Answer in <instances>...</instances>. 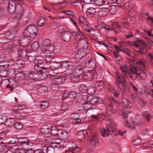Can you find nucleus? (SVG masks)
Here are the masks:
<instances>
[{
	"mask_svg": "<svg viewBox=\"0 0 153 153\" xmlns=\"http://www.w3.org/2000/svg\"><path fill=\"white\" fill-rule=\"evenodd\" d=\"M61 142H54L50 143V146L53 148H60L61 147Z\"/></svg>",
	"mask_w": 153,
	"mask_h": 153,
	"instance_id": "43",
	"label": "nucleus"
},
{
	"mask_svg": "<svg viewBox=\"0 0 153 153\" xmlns=\"http://www.w3.org/2000/svg\"><path fill=\"white\" fill-rule=\"evenodd\" d=\"M72 33L69 32H65L62 33V37L63 40L66 42H69L71 39V36Z\"/></svg>",
	"mask_w": 153,
	"mask_h": 153,
	"instance_id": "29",
	"label": "nucleus"
},
{
	"mask_svg": "<svg viewBox=\"0 0 153 153\" xmlns=\"http://www.w3.org/2000/svg\"><path fill=\"white\" fill-rule=\"evenodd\" d=\"M50 40L48 39H45L43 42V46H51V45L50 44Z\"/></svg>",
	"mask_w": 153,
	"mask_h": 153,
	"instance_id": "64",
	"label": "nucleus"
},
{
	"mask_svg": "<svg viewBox=\"0 0 153 153\" xmlns=\"http://www.w3.org/2000/svg\"><path fill=\"white\" fill-rule=\"evenodd\" d=\"M15 122L14 119L13 118L7 119L5 122V125L7 126H11L14 125Z\"/></svg>",
	"mask_w": 153,
	"mask_h": 153,
	"instance_id": "42",
	"label": "nucleus"
},
{
	"mask_svg": "<svg viewBox=\"0 0 153 153\" xmlns=\"http://www.w3.org/2000/svg\"><path fill=\"white\" fill-rule=\"evenodd\" d=\"M130 46H134L138 50H136L137 53H143L144 52L143 49H148L147 46L148 44L145 41L140 40H136L128 43Z\"/></svg>",
	"mask_w": 153,
	"mask_h": 153,
	"instance_id": "3",
	"label": "nucleus"
},
{
	"mask_svg": "<svg viewBox=\"0 0 153 153\" xmlns=\"http://www.w3.org/2000/svg\"><path fill=\"white\" fill-rule=\"evenodd\" d=\"M142 115L146 118L147 121H150L152 118V116L150 114L149 112L144 111Z\"/></svg>",
	"mask_w": 153,
	"mask_h": 153,
	"instance_id": "47",
	"label": "nucleus"
},
{
	"mask_svg": "<svg viewBox=\"0 0 153 153\" xmlns=\"http://www.w3.org/2000/svg\"><path fill=\"white\" fill-rule=\"evenodd\" d=\"M131 2L127 1L126 3L124 2L122 5V6L124 5V7L126 9L128 10L130 9V7L131 6Z\"/></svg>",
	"mask_w": 153,
	"mask_h": 153,
	"instance_id": "63",
	"label": "nucleus"
},
{
	"mask_svg": "<svg viewBox=\"0 0 153 153\" xmlns=\"http://www.w3.org/2000/svg\"><path fill=\"white\" fill-rule=\"evenodd\" d=\"M132 143L134 146H139L141 144V139L138 137H134L133 138Z\"/></svg>",
	"mask_w": 153,
	"mask_h": 153,
	"instance_id": "41",
	"label": "nucleus"
},
{
	"mask_svg": "<svg viewBox=\"0 0 153 153\" xmlns=\"http://www.w3.org/2000/svg\"><path fill=\"white\" fill-rule=\"evenodd\" d=\"M103 84L104 82L102 81H99L96 82L95 85L96 87L101 89L104 86Z\"/></svg>",
	"mask_w": 153,
	"mask_h": 153,
	"instance_id": "59",
	"label": "nucleus"
},
{
	"mask_svg": "<svg viewBox=\"0 0 153 153\" xmlns=\"http://www.w3.org/2000/svg\"><path fill=\"white\" fill-rule=\"evenodd\" d=\"M100 133L102 136L105 137H108L110 134V133L108 131L104 128L101 129Z\"/></svg>",
	"mask_w": 153,
	"mask_h": 153,
	"instance_id": "46",
	"label": "nucleus"
},
{
	"mask_svg": "<svg viewBox=\"0 0 153 153\" xmlns=\"http://www.w3.org/2000/svg\"><path fill=\"white\" fill-rule=\"evenodd\" d=\"M91 129H88V130H84L83 131H80L77 132L78 138L80 141L84 140L85 139V134H86L88 135V136L89 135V131H91Z\"/></svg>",
	"mask_w": 153,
	"mask_h": 153,
	"instance_id": "15",
	"label": "nucleus"
},
{
	"mask_svg": "<svg viewBox=\"0 0 153 153\" xmlns=\"http://www.w3.org/2000/svg\"><path fill=\"white\" fill-rule=\"evenodd\" d=\"M18 146L17 145H15L10 147V151L13 153H17L18 151Z\"/></svg>",
	"mask_w": 153,
	"mask_h": 153,
	"instance_id": "53",
	"label": "nucleus"
},
{
	"mask_svg": "<svg viewBox=\"0 0 153 153\" xmlns=\"http://www.w3.org/2000/svg\"><path fill=\"white\" fill-rule=\"evenodd\" d=\"M118 26L117 23H113L111 26L108 25H106L102 27L103 29H105L108 30H112V29H115L117 28V27Z\"/></svg>",
	"mask_w": 153,
	"mask_h": 153,
	"instance_id": "39",
	"label": "nucleus"
},
{
	"mask_svg": "<svg viewBox=\"0 0 153 153\" xmlns=\"http://www.w3.org/2000/svg\"><path fill=\"white\" fill-rule=\"evenodd\" d=\"M73 4L75 7L78 9H82L84 5L82 0H81L80 2L78 0L75 1L73 2Z\"/></svg>",
	"mask_w": 153,
	"mask_h": 153,
	"instance_id": "34",
	"label": "nucleus"
},
{
	"mask_svg": "<svg viewBox=\"0 0 153 153\" xmlns=\"http://www.w3.org/2000/svg\"><path fill=\"white\" fill-rule=\"evenodd\" d=\"M87 99L88 101L93 106L98 103L99 101L98 98L95 96H88L87 97Z\"/></svg>",
	"mask_w": 153,
	"mask_h": 153,
	"instance_id": "23",
	"label": "nucleus"
},
{
	"mask_svg": "<svg viewBox=\"0 0 153 153\" xmlns=\"http://www.w3.org/2000/svg\"><path fill=\"white\" fill-rule=\"evenodd\" d=\"M51 128L44 127L40 129L41 132L44 134H47L49 133L50 131Z\"/></svg>",
	"mask_w": 153,
	"mask_h": 153,
	"instance_id": "55",
	"label": "nucleus"
},
{
	"mask_svg": "<svg viewBox=\"0 0 153 153\" xmlns=\"http://www.w3.org/2000/svg\"><path fill=\"white\" fill-rule=\"evenodd\" d=\"M114 102V104L116 105H118V103L117 102L116 103V101H114V99L113 98H111L110 100L108 103V109L109 111L111 113L114 114L116 113L117 110L116 109H114L113 107V103Z\"/></svg>",
	"mask_w": 153,
	"mask_h": 153,
	"instance_id": "16",
	"label": "nucleus"
},
{
	"mask_svg": "<svg viewBox=\"0 0 153 153\" xmlns=\"http://www.w3.org/2000/svg\"><path fill=\"white\" fill-rule=\"evenodd\" d=\"M89 131V135H88L89 138L90 144L91 147L95 148L97 146L99 143L98 140L97 134L93 129Z\"/></svg>",
	"mask_w": 153,
	"mask_h": 153,
	"instance_id": "7",
	"label": "nucleus"
},
{
	"mask_svg": "<svg viewBox=\"0 0 153 153\" xmlns=\"http://www.w3.org/2000/svg\"><path fill=\"white\" fill-rule=\"evenodd\" d=\"M19 43L14 42H10L8 43L7 45H6L7 49L8 50H12V49L15 47L17 48H18L19 47Z\"/></svg>",
	"mask_w": 153,
	"mask_h": 153,
	"instance_id": "35",
	"label": "nucleus"
},
{
	"mask_svg": "<svg viewBox=\"0 0 153 153\" xmlns=\"http://www.w3.org/2000/svg\"><path fill=\"white\" fill-rule=\"evenodd\" d=\"M131 66L130 67V70L131 72H132V76H131L132 79H135L136 77L139 76L142 79H145L146 77V74L144 71L139 70V68H137L134 66H132L130 62H129Z\"/></svg>",
	"mask_w": 153,
	"mask_h": 153,
	"instance_id": "5",
	"label": "nucleus"
},
{
	"mask_svg": "<svg viewBox=\"0 0 153 153\" xmlns=\"http://www.w3.org/2000/svg\"><path fill=\"white\" fill-rule=\"evenodd\" d=\"M43 53L45 54H51L52 53L54 50V47L52 45L43 46L41 49Z\"/></svg>",
	"mask_w": 153,
	"mask_h": 153,
	"instance_id": "20",
	"label": "nucleus"
},
{
	"mask_svg": "<svg viewBox=\"0 0 153 153\" xmlns=\"http://www.w3.org/2000/svg\"><path fill=\"white\" fill-rule=\"evenodd\" d=\"M108 123V125L106 126L107 130L110 133V132H114L116 131L115 126H116L113 120H111L110 119L109 121H107Z\"/></svg>",
	"mask_w": 153,
	"mask_h": 153,
	"instance_id": "17",
	"label": "nucleus"
},
{
	"mask_svg": "<svg viewBox=\"0 0 153 153\" xmlns=\"http://www.w3.org/2000/svg\"><path fill=\"white\" fill-rule=\"evenodd\" d=\"M8 65H0V76L2 77H6L7 74L6 69L8 68Z\"/></svg>",
	"mask_w": 153,
	"mask_h": 153,
	"instance_id": "22",
	"label": "nucleus"
},
{
	"mask_svg": "<svg viewBox=\"0 0 153 153\" xmlns=\"http://www.w3.org/2000/svg\"><path fill=\"white\" fill-rule=\"evenodd\" d=\"M116 85L121 90H124L126 86L124 77L121 74L118 73L116 74Z\"/></svg>",
	"mask_w": 153,
	"mask_h": 153,
	"instance_id": "9",
	"label": "nucleus"
},
{
	"mask_svg": "<svg viewBox=\"0 0 153 153\" xmlns=\"http://www.w3.org/2000/svg\"><path fill=\"white\" fill-rule=\"evenodd\" d=\"M95 92L94 88L92 87L89 88L87 90V94L91 95L94 94Z\"/></svg>",
	"mask_w": 153,
	"mask_h": 153,
	"instance_id": "61",
	"label": "nucleus"
},
{
	"mask_svg": "<svg viewBox=\"0 0 153 153\" xmlns=\"http://www.w3.org/2000/svg\"><path fill=\"white\" fill-rule=\"evenodd\" d=\"M14 127L16 129L20 130L22 128L23 126L20 122H17L14 124Z\"/></svg>",
	"mask_w": 153,
	"mask_h": 153,
	"instance_id": "60",
	"label": "nucleus"
},
{
	"mask_svg": "<svg viewBox=\"0 0 153 153\" xmlns=\"http://www.w3.org/2000/svg\"><path fill=\"white\" fill-rule=\"evenodd\" d=\"M95 65V64L94 61H89L88 62H87L85 64V66L86 67L88 68H94Z\"/></svg>",
	"mask_w": 153,
	"mask_h": 153,
	"instance_id": "51",
	"label": "nucleus"
},
{
	"mask_svg": "<svg viewBox=\"0 0 153 153\" xmlns=\"http://www.w3.org/2000/svg\"><path fill=\"white\" fill-rule=\"evenodd\" d=\"M80 149L77 147H68V149L65 151V153H79Z\"/></svg>",
	"mask_w": 153,
	"mask_h": 153,
	"instance_id": "28",
	"label": "nucleus"
},
{
	"mask_svg": "<svg viewBox=\"0 0 153 153\" xmlns=\"http://www.w3.org/2000/svg\"><path fill=\"white\" fill-rule=\"evenodd\" d=\"M108 88L109 90L111 91L113 95L116 97H117L119 95V93L118 91L114 90L111 86H108Z\"/></svg>",
	"mask_w": 153,
	"mask_h": 153,
	"instance_id": "45",
	"label": "nucleus"
},
{
	"mask_svg": "<svg viewBox=\"0 0 153 153\" xmlns=\"http://www.w3.org/2000/svg\"><path fill=\"white\" fill-rule=\"evenodd\" d=\"M50 132L52 135H55L57 134V128L55 126H53L51 128Z\"/></svg>",
	"mask_w": 153,
	"mask_h": 153,
	"instance_id": "57",
	"label": "nucleus"
},
{
	"mask_svg": "<svg viewBox=\"0 0 153 153\" xmlns=\"http://www.w3.org/2000/svg\"><path fill=\"white\" fill-rule=\"evenodd\" d=\"M120 68L125 76L127 78H131L132 76V72H129L127 66L124 63H122L120 66Z\"/></svg>",
	"mask_w": 153,
	"mask_h": 153,
	"instance_id": "12",
	"label": "nucleus"
},
{
	"mask_svg": "<svg viewBox=\"0 0 153 153\" xmlns=\"http://www.w3.org/2000/svg\"><path fill=\"white\" fill-rule=\"evenodd\" d=\"M60 65L61 68L64 70H67L69 67L68 63L66 61H64L62 62H60Z\"/></svg>",
	"mask_w": 153,
	"mask_h": 153,
	"instance_id": "44",
	"label": "nucleus"
},
{
	"mask_svg": "<svg viewBox=\"0 0 153 153\" xmlns=\"http://www.w3.org/2000/svg\"><path fill=\"white\" fill-rule=\"evenodd\" d=\"M18 30L17 27H14L10 31H7L6 33V37L7 39H12L15 36V34H16Z\"/></svg>",
	"mask_w": 153,
	"mask_h": 153,
	"instance_id": "13",
	"label": "nucleus"
},
{
	"mask_svg": "<svg viewBox=\"0 0 153 153\" xmlns=\"http://www.w3.org/2000/svg\"><path fill=\"white\" fill-rule=\"evenodd\" d=\"M146 61L144 59L140 60L137 62V66L140 70H144L146 68Z\"/></svg>",
	"mask_w": 153,
	"mask_h": 153,
	"instance_id": "32",
	"label": "nucleus"
},
{
	"mask_svg": "<svg viewBox=\"0 0 153 153\" xmlns=\"http://www.w3.org/2000/svg\"><path fill=\"white\" fill-rule=\"evenodd\" d=\"M41 64H34V68L36 71H38V73L42 74V73H44L46 72V68L45 69L43 67L41 66Z\"/></svg>",
	"mask_w": 153,
	"mask_h": 153,
	"instance_id": "25",
	"label": "nucleus"
},
{
	"mask_svg": "<svg viewBox=\"0 0 153 153\" xmlns=\"http://www.w3.org/2000/svg\"><path fill=\"white\" fill-rule=\"evenodd\" d=\"M93 105L92 104L89 103V102L88 101V100H87V101L85 102L83 105V108L85 110L88 111L87 112V114L89 113L90 111H93V109H91Z\"/></svg>",
	"mask_w": 153,
	"mask_h": 153,
	"instance_id": "26",
	"label": "nucleus"
},
{
	"mask_svg": "<svg viewBox=\"0 0 153 153\" xmlns=\"http://www.w3.org/2000/svg\"><path fill=\"white\" fill-rule=\"evenodd\" d=\"M83 67L79 66L73 70L72 72L67 76L68 79L71 78V81L74 83L78 82L79 80V78L82 73V70Z\"/></svg>",
	"mask_w": 153,
	"mask_h": 153,
	"instance_id": "4",
	"label": "nucleus"
},
{
	"mask_svg": "<svg viewBox=\"0 0 153 153\" xmlns=\"http://www.w3.org/2000/svg\"><path fill=\"white\" fill-rule=\"evenodd\" d=\"M48 91V88L45 86H41L37 90V92L40 94L45 93L47 92Z\"/></svg>",
	"mask_w": 153,
	"mask_h": 153,
	"instance_id": "40",
	"label": "nucleus"
},
{
	"mask_svg": "<svg viewBox=\"0 0 153 153\" xmlns=\"http://www.w3.org/2000/svg\"><path fill=\"white\" fill-rule=\"evenodd\" d=\"M117 8L118 7L115 5H111L110 7L108 10L111 13L114 14L116 13Z\"/></svg>",
	"mask_w": 153,
	"mask_h": 153,
	"instance_id": "49",
	"label": "nucleus"
},
{
	"mask_svg": "<svg viewBox=\"0 0 153 153\" xmlns=\"http://www.w3.org/2000/svg\"><path fill=\"white\" fill-rule=\"evenodd\" d=\"M128 14L129 17L127 19V22L131 24H134L136 21L134 17L136 14L135 12L132 9H131L129 11Z\"/></svg>",
	"mask_w": 153,
	"mask_h": 153,
	"instance_id": "18",
	"label": "nucleus"
},
{
	"mask_svg": "<svg viewBox=\"0 0 153 153\" xmlns=\"http://www.w3.org/2000/svg\"><path fill=\"white\" fill-rule=\"evenodd\" d=\"M130 112L129 111H126L124 110H122L120 109L118 111V113L120 115L122 116L124 118L126 123V125L131 129L133 130L135 128L137 125L133 121L131 122L128 123L127 119V118L128 117V114H129Z\"/></svg>",
	"mask_w": 153,
	"mask_h": 153,
	"instance_id": "8",
	"label": "nucleus"
},
{
	"mask_svg": "<svg viewBox=\"0 0 153 153\" xmlns=\"http://www.w3.org/2000/svg\"><path fill=\"white\" fill-rule=\"evenodd\" d=\"M38 30L34 25L31 24L27 26L24 31L23 36L24 40H30L34 38L37 35Z\"/></svg>",
	"mask_w": 153,
	"mask_h": 153,
	"instance_id": "2",
	"label": "nucleus"
},
{
	"mask_svg": "<svg viewBox=\"0 0 153 153\" xmlns=\"http://www.w3.org/2000/svg\"><path fill=\"white\" fill-rule=\"evenodd\" d=\"M21 145L22 146L24 150L26 151V149H29L31 147L33 146V144L32 143L28 142V140L25 138L24 140L21 141Z\"/></svg>",
	"mask_w": 153,
	"mask_h": 153,
	"instance_id": "21",
	"label": "nucleus"
},
{
	"mask_svg": "<svg viewBox=\"0 0 153 153\" xmlns=\"http://www.w3.org/2000/svg\"><path fill=\"white\" fill-rule=\"evenodd\" d=\"M109 10L107 7H103L100 9L99 11V15L101 17L106 16Z\"/></svg>",
	"mask_w": 153,
	"mask_h": 153,
	"instance_id": "33",
	"label": "nucleus"
},
{
	"mask_svg": "<svg viewBox=\"0 0 153 153\" xmlns=\"http://www.w3.org/2000/svg\"><path fill=\"white\" fill-rule=\"evenodd\" d=\"M39 47V43L37 42H33L31 46L32 49L34 51H36L37 50Z\"/></svg>",
	"mask_w": 153,
	"mask_h": 153,
	"instance_id": "52",
	"label": "nucleus"
},
{
	"mask_svg": "<svg viewBox=\"0 0 153 153\" xmlns=\"http://www.w3.org/2000/svg\"><path fill=\"white\" fill-rule=\"evenodd\" d=\"M147 58L149 62L153 66V54L151 53H149L147 56Z\"/></svg>",
	"mask_w": 153,
	"mask_h": 153,
	"instance_id": "62",
	"label": "nucleus"
},
{
	"mask_svg": "<svg viewBox=\"0 0 153 153\" xmlns=\"http://www.w3.org/2000/svg\"><path fill=\"white\" fill-rule=\"evenodd\" d=\"M58 136L59 138L62 140H65L67 139L69 137V134L68 131L61 130L59 133Z\"/></svg>",
	"mask_w": 153,
	"mask_h": 153,
	"instance_id": "30",
	"label": "nucleus"
},
{
	"mask_svg": "<svg viewBox=\"0 0 153 153\" xmlns=\"http://www.w3.org/2000/svg\"><path fill=\"white\" fill-rule=\"evenodd\" d=\"M48 106V103L47 101H43L40 104V108L42 109H46Z\"/></svg>",
	"mask_w": 153,
	"mask_h": 153,
	"instance_id": "58",
	"label": "nucleus"
},
{
	"mask_svg": "<svg viewBox=\"0 0 153 153\" xmlns=\"http://www.w3.org/2000/svg\"><path fill=\"white\" fill-rule=\"evenodd\" d=\"M50 66L46 68L47 71L49 75L51 76H55L58 74L57 70L60 67V62L52 61L51 62Z\"/></svg>",
	"mask_w": 153,
	"mask_h": 153,
	"instance_id": "6",
	"label": "nucleus"
},
{
	"mask_svg": "<svg viewBox=\"0 0 153 153\" xmlns=\"http://www.w3.org/2000/svg\"><path fill=\"white\" fill-rule=\"evenodd\" d=\"M55 76H52V79L53 80L54 82L56 83L55 84H53V87L55 86L58 89L59 87L58 85L62 84L65 81L68 79L67 76H63L60 77L55 78Z\"/></svg>",
	"mask_w": 153,
	"mask_h": 153,
	"instance_id": "10",
	"label": "nucleus"
},
{
	"mask_svg": "<svg viewBox=\"0 0 153 153\" xmlns=\"http://www.w3.org/2000/svg\"><path fill=\"white\" fill-rule=\"evenodd\" d=\"M19 143V140L16 137H10L6 140V143L8 144H13L16 143Z\"/></svg>",
	"mask_w": 153,
	"mask_h": 153,
	"instance_id": "31",
	"label": "nucleus"
},
{
	"mask_svg": "<svg viewBox=\"0 0 153 153\" xmlns=\"http://www.w3.org/2000/svg\"><path fill=\"white\" fill-rule=\"evenodd\" d=\"M61 13H65L68 15L71 16L73 18H75V16L74 15V12L71 10L62 11L61 12Z\"/></svg>",
	"mask_w": 153,
	"mask_h": 153,
	"instance_id": "48",
	"label": "nucleus"
},
{
	"mask_svg": "<svg viewBox=\"0 0 153 153\" xmlns=\"http://www.w3.org/2000/svg\"><path fill=\"white\" fill-rule=\"evenodd\" d=\"M81 48H82L81 49L80 48H78L79 49H80L81 50H82L83 51H80V52L76 54L75 56V58L76 61H79L83 57L85 56L86 54H85L84 53V52L86 51L85 50V51L83 50V47H81Z\"/></svg>",
	"mask_w": 153,
	"mask_h": 153,
	"instance_id": "27",
	"label": "nucleus"
},
{
	"mask_svg": "<svg viewBox=\"0 0 153 153\" xmlns=\"http://www.w3.org/2000/svg\"><path fill=\"white\" fill-rule=\"evenodd\" d=\"M122 105L127 108H131L132 107V104L131 102L126 99H123Z\"/></svg>",
	"mask_w": 153,
	"mask_h": 153,
	"instance_id": "36",
	"label": "nucleus"
},
{
	"mask_svg": "<svg viewBox=\"0 0 153 153\" xmlns=\"http://www.w3.org/2000/svg\"><path fill=\"white\" fill-rule=\"evenodd\" d=\"M91 116L96 120L99 119L100 120H103L106 121H109L110 120L109 116L107 115L105 116L102 113L97 115L91 114Z\"/></svg>",
	"mask_w": 153,
	"mask_h": 153,
	"instance_id": "14",
	"label": "nucleus"
},
{
	"mask_svg": "<svg viewBox=\"0 0 153 153\" xmlns=\"http://www.w3.org/2000/svg\"><path fill=\"white\" fill-rule=\"evenodd\" d=\"M16 4L14 0H9L7 7V10L10 13L13 14L15 10Z\"/></svg>",
	"mask_w": 153,
	"mask_h": 153,
	"instance_id": "19",
	"label": "nucleus"
},
{
	"mask_svg": "<svg viewBox=\"0 0 153 153\" xmlns=\"http://www.w3.org/2000/svg\"><path fill=\"white\" fill-rule=\"evenodd\" d=\"M83 78L84 79L90 80L93 78L92 72L91 71H88L87 72L84 73L83 74Z\"/></svg>",
	"mask_w": 153,
	"mask_h": 153,
	"instance_id": "38",
	"label": "nucleus"
},
{
	"mask_svg": "<svg viewBox=\"0 0 153 153\" xmlns=\"http://www.w3.org/2000/svg\"><path fill=\"white\" fill-rule=\"evenodd\" d=\"M78 32H75L73 33L75 39L79 42L77 43V47L80 48L81 47H83V50L85 51L87 50L88 48V43L85 35L82 32L81 30L77 29Z\"/></svg>",
	"mask_w": 153,
	"mask_h": 153,
	"instance_id": "1",
	"label": "nucleus"
},
{
	"mask_svg": "<svg viewBox=\"0 0 153 153\" xmlns=\"http://www.w3.org/2000/svg\"><path fill=\"white\" fill-rule=\"evenodd\" d=\"M97 13L95 8L90 7L88 9L86 14L88 17H94Z\"/></svg>",
	"mask_w": 153,
	"mask_h": 153,
	"instance_id": "24",
	"label": "nucleus"
},
{
	"mask_svg": "<svg viewBox=\"0 0 153 153\" xmlns=\"http://www.w3.org/2000/svg\"><path fill=\"white\" fill-rule=\"evenodd\" d=\"M75 115L74 114H72L71 116L72 119L74 120L73 122L76 123H80L82 122L81 120L79 118H77L76 117Z\"/></svg>",
	"mask_w": 153,
	"mask_h": 153,
	"instance_id": "54",
	"label": "nucleus"
},
{
	"mask_svg": "<svg viewBox=\"0 0 153 153\" xmlns=\"http://www.w3.org/2000/svg\"><path fill=\"white\" fill-rule=\"evenodd\" d=\"M27 58L30 62H33L34 64H41L44 61V59L42 57L37 56L30 55Z\"/></svg>",
	"mask_w": 153,
	"mask_h": 153,
	"instance_id": "11",
	"label": "nucleus"
},
{
	"mask_svg": "<svg viewBox=\"0 0 153 153\" xmlns=\"http://www.w3.org/2000/svg\"><path fill=\"white\" fill-rule=\"evenodd\" d=\"M78 24L81 25H83L85 27H88L89 25L86 19L82 16H80L78 20Z\"/></svg>",
	"mask_w": 153,
	"mask_h": 153,
	"instance_id": "37",
	"label": "nucleus"
},
{
	"mask_svg": "<svg viewBox=\"0 0 153 153\" xmlns=\"http://www.w3.org/2000/svg\"><path fill=\"white\" fill-rule=\"evenodd\" d=\"M95 4L99 7L101 6L104 5L106 2L105 0H95Z\"/></svg>",
	"mask_w": 153,
	"mask_h": 153,
	"instance_id": "50",
	"label": "nucleus"
},
{
	"mask_svg": "<svg viewBox=\"0 0 153 153\" xmlns=\"http://www.w3.org/2000/svg\"><path fill=\"white\" fill-rule=\"evenodd\" d=\"M18 53L22 58L26 57L27 55V52L25 50H20L18 51Z\"/></svg>",
	"mask_w": 153,
	"mask_h": 153,
	"instance_id": "56",
	"label": "nucleus"
}]
</instances>
